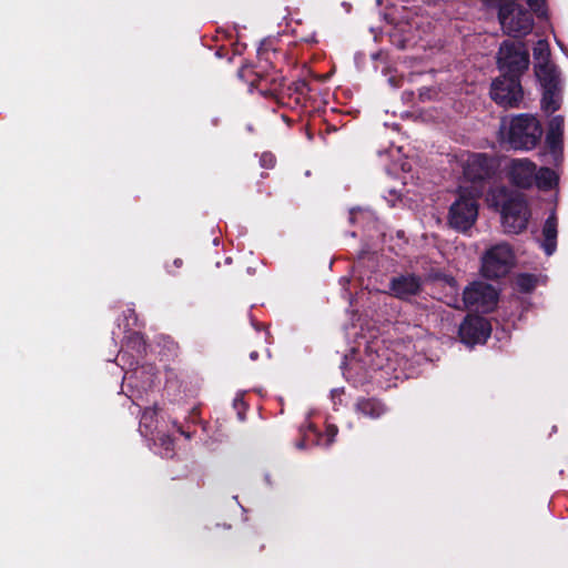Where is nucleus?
<instances>
[{
	"instance_id": "obj_10",
	"label": "nucleus",
	"mask_w": 568,
	"mask_h": 568,
	"mask_svg": "<svg viewBox=\"0 0 568 568\" xmlns=\"http://www.w3.org/2000/svg\"><path fill=\"white\" fill-rule=\"evenodd\" d=\"M541 88L540 105L546 113H555L561 108L562 83L560 73H535Z\"/></svg>"
},
{
	"instance_id": "obj_2",
	"label": "nucleus",
	"mask_w": 568,
	"mask_h": 568,
	"mask_svg": "<svg viewBox=\"0 0 568 568\" xmlns=\"http://www.w3.org/2000/svg\"><path fill=\"white\" fill-rule=\"evenodd\" d=\"M542 128L530 114H519L511 119L507 132V142L515 150H531L540 141Z\"/></svg>"
},
{
	"instance_id": "obj_12",
	"label": "nucleus",
	"mask_w": 568,
	"mask_h": 568,
	"mask_svg": "<svg viewBox=\"0 0 568 568\" xmlns=\"http://www.w3.org/2000/svg\"><path fill=\"white\" fill-rule=\"evenodd\" d=\"M496 172L495 159L486 153L470 154L464 166V175L473 183L491 179Z\"/></svg>"
},
{
	"instance_id": "obj_35",
	"label": "nucleus",
	"mask_w": 568,
	"mask_h": 568,
	"mask_svg": "<svg viewBox=\"0 0 568 568\" xmlns=\"http://www.w3.org/2000/svg\"><path fill=\"white\" fill-rule=\"evenodd\" d=\"M250 358L252 361H256L258 358V353L256 351H253L250 353Z\"/></svg>"
},
{
	"instance_id": "obj_13",
	"label": "nucleus",
	"mask_w": 568,
	"mask_h": 568,
	"mask_svg": "<svg viewBox=\"0 0 568 568\" xmlns=\"http://www.w3.org/2000/svg\"><path fill=\"white\" fill-rule=\"evenodd\" d=\"M248 81V91H256L258 94L265 98H278L283 93L282 83L277 82L276 79L271 78V73H239V77Z\"/></svg>"
},
{
	"instance_id": "obj_20",
	"label": "nucleus",
	"mask_w": 568,
	"mask_h": 568,
	"mask_svg": "<svg viewBox=\"0 0 568 568\" xmlns=\"http://www.w3.org/2000/svg\"><path fill=\"white\" fill-rule=\"evenodd\" d=\"M557 183L558 176L552 169L542 166L538 171H535L534 184H536L539 190L550 191Z\"/></svg>"
},
{
	"instance_id": "obj_39",
	"label": "nucleus",
	"mask_w": 568,
	"mask_h": 568,
	"mask_svg": "<svg viewBox=\"0 0 568 568\" xmlns=\"http://www.w3.org/2000/svg\"><path fill=\"white\" fill-rule=\"evenodd\" d=\"M382 71L387 72V71H392V70L389 67L385 65V67H383Z\"/></svg>"
},
{
	"instance_id": "obj_17",
	"label": "nucleus",
	"mask_w": 568,
	"mask_h": 568,
	"mask_svg": "<svg viewBox=\"0 0 568 568\" xmlns=\"http://www.w3.org/2000/svg\"><path fill=\"white\" fill-rule=\"evenodd\" d=\"M541 235L542 240L540 241V246L545 254L550 256L557 248L558 217L555 211H552L546 219L542 225Z\"/></svg>"
},
{
	"instance_id": "obj_40",
	"label": "nucleus",
	"mask_w": 568,
	"mask_h": 568,
	"mask_svg": "<svg viewBox=\"0 0 568 568\" xmlns=\"http://www.w3.org/2000/svg\"><path fill=\"white\" fill-rule=\"evenodd\" d=\"M120 357H121V359H124V357H125V353H121V354H120Z\"/></svg>"
},
{
	"instance_id": "obj_33",
	"label": "nucleus",
	"mask_w": 568,
	"mask_h": 568,
	"mask_svg": "<svg viewBox=\"0 0 568 568\" xmlns=\"http://www.w3.org/2000/svg\"><path fill=\"white\" fill-rule=\"evenodd\" d=\"M302 71H312V67L308 65V61L307 60H304L302 62Z\"/></svg>"
},
{
	"instance_id": "obj_37",
	"label": "nucleus",
	"mask_w": 568,
	"mask_h": 568,
	"mask_svg": "<svg viewBox=\"0 0 568 568\" xmlns=\"http://www.w3.org/2000/svg\"><path fill=\"white\" fill-rule=\"evenodd\" d=\"M372 364L378 369H382L384 367L382 363H375L374 361H372Z\"/></svg>"
},
{
	"instance_id": "obj_38",
	"label": "nucleus",
	"mask_w": 568,
	"mask_h": 568,
	"mask_svg": "<svg viewBox=\"0 0 568 568\" xmlns=\"http://www.w3.org/2000/svg\"><path fill=\"white\" fill-rule=\"evenodd\" d=\"M296 446H297L298 448H303V447H304V442H303V440L298 442Z\"/></svg>"
},
{
	"instance_id": "obj_22",
	"label": "nucleus",
	"mask_w": 568,
	"mask_h": 568,
	"mask_svg": "<svg viewBox=\"0 0 568 568\" xmlns=\"http://www.w3.org/2000/svg\"><path fill=\"white\" fill-rule=\"evenodd\" d=\"M246 50V44L242 42H234L232 43V48L230 49L231 57H229V62L232 63L235 60H237V63L235 64V68L239 70V65L241 63V60H244L246 63H253L248 59L243 58V53Z\"/></svg>"
},
{
	"instance_id": "obj_14",
	"label": "nucleus",
	"mask_w": 568,
	"mask_h": 568,
	"mask_svg": "<svg viewBox=\"0 0 568 568\" xmlns=\"http://www.w3.org/2000/svg\"><path fill=\"white\" fill-rule=\"evenodd\" d=\"M536 164L528 159L513 160L508 176L510 182L520 189H530L535 181Z\"/></svg>"
},
{
	"instance_id": "obj_32",
	"label": "nucleus",
	"mask_w": 568,
	"mask_h": 568,
	"mask_svg": "<svg viewBox=\"0 0 568 568\" xmlns=\"http://www.w3.org/2000/svg\"><path fill=\"white\" fill-rule=\"evenodd\" d=\"M316 74V79L318 81H322V82H325L329 79V77L333 74V73H329V72H326V73H315Z\"/></svg>"
},
{
	"instance_id": "obj_29",
	"label": "nucleus",
	"mask_w": 568,
	"mask_h": 568,
	"mask_svg": "<svg viewBox=\"0 0 568 568\" xmlns=\"http://www.w3.org/2000/svg\"><path fill=\"white\" fill-rule=\"evenodd\" d=\"M388 82H389V84L392 87L399 88L402 85V82H403V75L402 74H399V75H392V77H389Z\"/></svg>"
},
{
	"instance_id": "obj_25",
	"label": "nucleus",
	"mask_w": 568,
	"mask_h": 568,
	"mask_svg": "<svg viewBox=\"0 0 568 568\" xmlns=\"http://www.w3.org/2000/svg\"><path fill=\"white\" fill-rule=\"evenodd\" d=\"M260 164L264 169H273L276 164V158L271 152H264L260 158Z\"/></svg>"
},
{
	"instance_id": "obj_4",
	"label": "nucleus",
	"mask_w": 568,
	"mask_h": 568,
	"mask_svg": "<svg viewBox=\"0 0 568 568\" xmlns=\"http://www.w3.org/2000/svg\"><path fill=\"white\" fill-rule=\"evenodd\" d=\"M498 302V293L495 287L484 282H473L465 287L463 297H454V302H448L449 306L457 310L476 308L483 312L491 311Z\"/></svg>"
},
{
	"instance_id": "obj_31",
	"label": "nucleus",
	"mask_w": 568,
	"mask_h": 568,
	"mask_svg": "<svg viewBox=\"0 0 568 568\" xmlns=\"http://www.w3.org/2000/svg\"><path fill=\"white\" fill-rule=\"evenodd\" d=\"M372 58L374 60H381L383 61L384 63H386L387 61V53L383 52V51H378L377 53H373L372 54Z\"/></svg>"
},
{
	"instance_id": "obj_30",
	"label": "nucleus",
	"mask_w": 568,
	"mask_h": 568,
	"mask_svg": "<svg viewBox=\"0 0 568 568\" xmlns=\"http://www.w3.org/2000/svg\"><path fill=\"white\" fill-rule=\"evenodd\" d=\"M215 55L217 58H227L229 59V57H231L230 49L226 47H220L216 50Z\"/></svg>"
},
{
	"instance_id": "obj_3",
	"label": "nucleus",
	"mask_w": 568,
	"mask_h": 568,
	"mask_svg": "<svg viewBox=\"0 0 568 568\" xmlns=\"http://www.w3.org/2000/svg\"><path fill=\"white\" fill-rule=\"evenodd\" d=\"M498 20L504 32L514 38L529 34L534 28V18L529 10L517 2L498 6Z\"/></svg>"
},
{
	"instance_id": "obj_7",
	"label": "nucleus",
	"mask_w": 568,
	"mask_h": 568,
	"mask_svg": "<svg viewBox=\"0 0 568 568\" xmlns=\"http://www.w3.org/2000/svg\"><path fill=\"white\" fill-rule=\"evenodd\" d=\"M287 59L286 51H283L275 47V41L272 39H265L261 42L256 51V62L246 63L241 60L239 71H245L247 69H260V71H282L284 65L283 62Z\"/></svg>"
},
{
	"instance_id": "obj_36",
	"label": "nucleus",
	"mask_w": 568,
	"mask_h": 568,
	"mask_svg": "<svg viewBox=\"0 0 568 568\" xmlns=\"http://www.w3.org/2000/svg\"><path fill=\"white\" fill-rule=\"evenodd\" d=\"M178 430L180 432V434L184 435L186 438H191V434L184 432L181 426L178 428Z\"/></svg>"
},
{
	"instance_id": "obj_27",
	"label": "nucleus",
	"mask_w": 568,
	"mask_h": 568,
	"mask_svg": "<svg viewBox=\"0 0 568 568\" xmlns=\"http://www.w3.org/2000/svg\"><path fill=\"white\" fill-rule=\"evenodd\" d=\"M294 91L301 95H304L310 89L305 81L294 82Z\"/></svg>"
},
{
	"instance_id": "obj_24",
	"label": "nucleus",
	"mask_w": 568,
	"mask_h": 568,
	"mask_svg": "<svg viewBox=\"0 0 568 568\" xmlns=\"http://www.w3.org/2000/svg\"><path fill=\"white\" fill-rule=\"evenodd\" d=\"M530 10L537 14V17H545L547 13L545 0H526Z\"/></svg>"
},
{
	"instance_id": "obj_15",
	"label": "nucleus",
	"mask_w": 568,
	"mask_h": 568,
	"mask_svg": "<svg viewBox=\"0 0 568 568\" xmlns=\"http://www.w3.org/2000/svg\"><path fill=\"white\" fill-rule=\"evenodd\" d=\"M422 285L423 282L419 275L414 273L402 274L390 280L389 290L393 296L399 300H408L420 293Z\"/></svg>"
},
{
	"instance_id": "obj_19",
	"label": "nucleus",
	"mask_w": 568,
	"mask_h": 568,
	"mask_svg": "<svg viewBox=\"0 0 568 568\" xmlns=\"http://www.w3.org/2000/svg\"><path fill=\"white\" fill-rule=\"evenodd\" d=\"M534 59L535 65L532 71H555L549 65L550 62V50L547 41L539 40L534 47Z\"/></svg>"
},
{
	"instance_id": "obj_5",
	"label": "nucleus",
	"mask_w": 568,
	"mask_h": 568,
	"mask_svg": "<svg viewBox=\"0 0 568 568\" xmlns=\"http://www.w3.org/2000/svg\"><path fill=\"white\" fill-rule=\"evenodd\" d=\"M521 73H500L490 85V98L503 108H519L524 100Z\"/></svg>"
},
{
	"instance_id": "obj_18",
	"label": "nucleus",
	"mask_w": 568,
	"mask_h": 568,
	"mask_svg": "<svg viewBox=\"0 0 568 568\" xmlns=\"http://www.w3.org/2000/svg\"><path fill=\"white\" fill-rule=\"evenodd\" d=\"M355 410L363 416L377 419L388 410L387 406L375 397H358L355 404Z\"/></svg>"
},
{
	"instance_id": "obj_6",
	"label": "nucleus",
	"mask_w": 568,
	"mask_h": 568,
	"mask_svg": "<svg viewBox=\"0 0 568 568\" xmlns=\"http://www.w3.org/2000/svg\"><path fill=\"white\" fill-rule=\"evenodd\" d=\"M514 253L508 244H497L486 252L483 257L481 273L489 280H498L508 274L511 268Z\"/></svg>"
},
{
	"instance_id": "obj_16",
	"label": "nucleus",
	"mask_w": 568,
	"mask_h": 568,
	"mask_svg": "<svg viewBox=\"0 0 568 568\" xmlns=\"http://www.w3.org/2000/svg\"><path fill=\"white\" fill-rule=\"evenodd\" d=\"M564 125H565V120H564L562 115L552 116L548 123V131L546 134V145L555 156L562 153Z\"/></svg>"
},
{
	"instance_id": "obj_9",
	"label": "nucleus",
	"mask_w": 568,
	"mask_h": 568,
	"mask_svg": "<svg viewBox=\"0 0 568 568\" xmlns=\"http://www.w3.org/2000/svg\"><path fill=\"white\" fill-rule=\"evenodd\" d=\"M477 216V201L462 194L449 207L448 224L456 231L466 232L475 224Z\"/></svg>"
},
{
	"instance_id": "obj_8",
	"label": "nucleus",
	"mask_w": 568,
	"mask_h": 568,
	"mask_svg": "<svg viewBox=\"0 0 568 568\" xmlns=\"http://www.w3.org/2000/svg\"><path fill=\"white\" fill-rule=\"evenodd\" d=\"M499 71H528L529 51L524 42L505 40L497 52Z\"/></svg>"
},
{
	"instance_id": "obj_26",
	"label": "nucleus",
	"mask_w": 568,
	"mask_h": 568,
	"mask_svg": "<svg viewBox=\"0 0 568 568\" xmlns=\"http://www.w3.org/2000/svg\"><path fill=\"white\" fill-rule=\"evenodd\" d=\"M436 94L437 92L430 88H422L419 90V99L422 101L432 100Z\"/></svg>"
},
{
	"instance_id": "obj_21",
	"label": "nucleus",
	"mask_w": 568,
	"mask_h": 568,
	"mask_svg": "<svg viewBox=\"0 0 568 568\" xmlns=\"http://www.w3.org/2000/svg\"><path fill=\"white\" fill-rule=\"evenodd\" d=\"M126 348L133 351L138 358L146 355L148 344L143 335L139 332H133L126 341Z\"/></svg>"
},
{
	"instance_id": "obj_23",
	"label": "nucleus",
	"mask_w": 568,
	"mask_h": 568,
	"mask_svg": "<svg viewBox=\"0 0 568 568\" xmlns=\"http://www.w3.org/2000/svg\"><path fill=\"white\" fill-rule=\"evenodd\" d=\"M516 285L520 292L529 293L536 286V277L535 275L528 273L519 274L516 280Z\"/></svg>"
},
{
	"instance_id": "obj_1",
	"label": "nucleus",
	"mask_w": 568,
	"mask_h": 568,
	"mask_svg": "<svg viewBox=\"0 0 568 568\" xmlns=\"http://www.w3.org/2000/svg\"><path fill=\"white\" fill-rule=\"evenodd\" d=\"M494 205H500L501 224L506 233L519 234L527 229L530 209L521 194H509L501 186L494 194Z\"/></svg>"
},
{
	"instance_id": "obj_11",
	"label": "nucleus",
	"mask_w": 568,
	"mask_h": 568,
	"mask_svg": "<svg viewBox=\"0 0 568 568\" xmlns=\"http://www.w3.org/2000/svg\"><path fill=\"white\" fill-rule=\"evenodd\" d=\"M491 334L489 321L480 315L468 314L460 323L458 336L467 346L484 344Z\"/></svg>"
},
{
	"instance_id": "obj_34",
	"label": "nucleus",
	"mask_w": 568,
	"mask_h": 568,
	"mask_svg": "<svg viewBox=\"0 0 568 568\" xmlns=\"http://www.w3.org/2000/svg\"><path fill=\"white\" fill-rule=\"evenodd\" d=\"M173 265L176 267V268H180L182 265H183V260L182 258H174L173 261Z\"/></svg>"
},
{
	"instance_id": "obj_28",
	"label": "nucleus",
	"mask_w": 568,
	"mask_h": 568,
	"mask_svg": "<svg viewBox=\"0 0 568 568\" xmlns=\"http://www.w3.org/2000/svg\"><path fill=\"white\" fill-rule=\"evenodd\" d=\"M337 426L335 425H327L326 427V435L328 437V443H332L335 438V436L337 435Z\"/></svg>"
}]
</instances>
